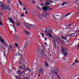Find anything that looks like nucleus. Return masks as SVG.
<instances>
[{
    "instance_id": "31",
    "label": "nucleus",
    "mask_w": 79,
    "mask_h": 79,
    "mask_svg": "<svg viewBox=\"0 0 79 79\" xmlns=\"http://www.w3.org/2000/svg\"><path fill=\"white\" fill-rule=\"evenodd\" d=\"M74 63H79V61L77 60L76 59L75 60Z\"/></svg>"
},
{
    "instance_id": "9",
    "label": "nucleus",
    "mask_w": 79,
    "mask_h": 79,
    "mask_svg": "<svg viewBox=\"0 0 79 79\" xmlns=\"http://www.w3.org/2000/svg\"><path fill=\"white\" fill-rule=\"evenodd\" d=\"M31 24L27 23L26 24V26L27 28L28 29H30V27H31Z\"/></svg>"
},
{
    "instance_id": "17",
    "label": "nucleus",
    "mask_w": 79,
    "mask_h": 79,
    "mask_svg": "<svg viewBox=\"0 0 79 79\" xmlns=\"http://www.w3.org/2000/svg\"><path fill=\"white\" fill-rule=\"evenodd\" d=\"M17 73L19 74V76H20V74L21 73V71L19 70L17 72Z\"/></svg>"
},
{
    "instance_id": "13",
    "label": "nucleus",
    "mask_w": 79,
    "mask_h": 79,
    "mask_svg": "<svg viewBox=\"0 0 79 79\" xmlns=\"http://www.w3.org/2000/svg\"><path fill=\"white\" fill-rule=\"evenodd\" d=\"M27 46V41H26L25 43V45H24V48H26V47Z\"/></svg>"
},
{
    "instance_id": "51",
    "label": "nucleus",
    "mask_w": 79,
    "mask_h": 79,
    "mask_svg": "<svg viewBox=\"0 0 79 79\" xmlns=\"http://www.w3.org/2000/svg\"><path fill=\"white\" fill-rule=\"evenodd\" d=\"M27 69L28 70H29L30 71V72H31V70L30 69H29V67L27 68Z\"/></svg>"
},
{
    "instance_id": "38",
    "label": "nucleus",
    "mask_w": 79,
    "mask_h": 79,
    "mask_svg": "<svg viewBox=\"0 0 79 79\" xmlns=\"http://www.w3.org/2000/svg\"><path fill=\"white\" fill-rule=\"evenodd\" d=\"M22 68H23V69H24V68H25V65H22Z\"/></svg>"
},
{
    "instance_id": "1",
    "label": "nucleus",
    "mask_w": 79,
    "mask_h": 79,
    "mask_svg": "<svg viewBox=\"0 0 79 79\" xmlns=\"http://www.w3.org/2000/svg\"><path fill=\"white\" fill-rule=\"evenodd\" d=\"M46 35L49 37L51 39H53L55 47L56 46V45L55 44V42H56V41L57 42V43L59 42V41H61V39H60L59 36H56L53 37L50 33L47 34Z\"/></svg>"
},
{
    "instance_id": "55",
    "label": "nucleus",
    "mask_w": 79,
    "mask_h": 79,
    "mask_svg": "<svg viewBox=\"0 0 79 79\" xmlns=\"http://www.w3.org/2000/svg\"><path fill=\"white\" fill-rule=\"evenodd\" d=\"M24 16V14H22V15H21V16H22V17H23V16Z\"/></svg>"
},
{
    "instance_id": "50",
    "label": "nucleus",
    "mask_w": 79,
    "mask_h": 79,
    "mask_svg": "<svg viewBox=\"0 0 79 79\" xmlns=\"http://www.w3.org/2000/svg\"><path fill=\"white\" fill-rule=\"evenodd\" d=\"M7 2H8V3H11V1H9V0H8V1H7Z\"/></svg>"
},
{
    "instance_id": "3",
    "label": "nucleus",
    "mask_w": 79,
    "mask_h": 79,
    "mask_svg": "<svg viewBox=\"0 0 79 79\" xmlns=\"http://www.w3.org/2000/svg\"><path fill=\"white\" fill-rule=\"evenodd\" d=\"M62 50H61V52L64 53V56L68 55V53L66 52V49L65 48L62 47Z\"/></svg>"
},
{
    "instance_id": "10",
    "label": "nucleus",
    "mask_w": 79,
    "mask_h": 79,
    "mask_svg": "<svg viewBox=\"0 0 79 79\" xmlns=\"http://www.w3.org/2000/svg\"><path fill=\"white\" fill-rule=\"evenodd\" d=\"M50 1H47L46 2L45 4H44L45 6H48L50 5Z\"/></svg>"
},
{
    "instance_id": "48",
    "label": "nucleus",
    "mask_w": 79,
    "mask_h": 79,
    "mask_svg": "<svg viewBox=\"0 0 79 79\" xmlns=\"http://www.w3.org/2000/svg\"><path fill=\"white\" fill-rule=\"evenodd\" d=\"M0 47H1V48L2 49L4 48H3V46H1Z\"/></svg>"
},
{
    "instance_id": "64",
    "label": "nucleus",
    "mask_w": 79,
    "mask_h": 79,
    "mask_svg": "<svg viewBox=\"0 0 79 79\" xmlns=\"http://www.w3.org/2000/svg\"><path fill=\"white\" fill-rule=\"evenodd\" d=\"M12 47H15V45H12Z\"/></svg>"
},
{
    "instance_id": "7",
    "label": "nucleus",
    "mask_w": 79,
    "mask_h": 79,
    "mask_svg": "<svg viewBox=\"0 0 79 79\" xmlns=\"http://www.w3.org/2000/svg\"><path fill=\"white\" fill-rule=\"evenodd\" d=\"M54 72L56 75L58 74V68H56L54 70Z\"/></svg>"
},
{
    "instance_id": "40",
    "label": "nucleus",
    "mask_w": 79,
    "mask_h": 79,
    "mask_svg": "<svg viewBox=\"0 0 79 79\" xmlns=\"http://www.w3.org/2000/svg\"><path fill=\"white\" fill-rule=\"evenodd\" d=\"M1 42H2V43H4V40H3V39H2L1 40Z\"/></svg>"
},
{
    "instance_id": "39",
    "label": "nucleus",
    "mask_w": 79,
    "mask_h": 79,
    "mask_svg": "<svg viewBox=\"0 0 79 79\" xmlns=\"http://www.w3.org/2000/svg\"><path fill=\"white\" fill-rule=\"evenodd\" d=\"M30 27H35V26H34V25H31V26Z\"/></svg>"
},
{
    "instance_id": "23",
    "label": "nucleus",
    "mask_w": 79,
    "mask_h": 79,
    "mask_svg": "<svg viewBox=\"0 0 79 79\" xmlns=\"http://www.w3.org/2000/svg\"><path fill=\"white\" fill-rule=\"evenodd\" d=\"M71 24H72L71 23L68 24V27H67L66 28H69V27H70L71 26Z\"/></svg>"
},
{
    "instance_id": "30",
    "label": "nucleus",
    "mask_w": 79,
    "mask_h": 79,
    "mask_svg": "<svg viewBox=\"0 0 79 79\" xmlns=\"http://www.w3.org/2000/svg\"><path fill=\"white\" fill-rule=\"evenodd\" d=\"M76 2L77 3V4L79 5V0H76Z\"/></svg>"
},
{
    "instance_id": "34",
    "label": "nucleus",
    "mask_w": 79,
    "mask_h": 79,
    "mask_svg": "<svg viewBox=\"0 0 79 79\" xmlns=\"http://www.w3.org/2000/svg\"><path fill=\"white\" fill-rule=\"evenodd\" d=\"M15 46H16V47L18 48L19 47V46H18V44H17V43H15Z\"/></svg>"
},
{
    "instance_id": "58",
    "label": "nucleus",
    "mask_w": 79,
    "mask_h": 79,
    "mask_svg": "<svg viewBox=\"0 0 79 79\" xmlns=\"http://www.w3.org/2000/svg\"><path fill=\"white\" fill-rule=\"evenodd\" d=\"M44 39L46 41L47 40V38H44Z\"/></svg>"
},
{
    "instance_id": "20",
    "label": "nucleus",
    "mask_w": 79,
    "mask_h": 79,
    "mask_svg": "<svg viewBox=\"0 0 79 79\" xmlns=\"http://www.w3.org/2000/svg\"><path fill=\"white\" fill-rule=\"evenodd\" d=\"M27 68H25V70H24L23 71L22 73V74H23V73H25V72H26V71H27Z\"/></svg>"
},
{
    "instance_id": "53",
    "label": "nucleus",
    "mask_w": 79,
    "mask_h": 79,
    "mask_svg": "<svg viewBox=\"0 0 79 79\" xmlns=\"http://www.w3.org/2000/svg\"><path fill=\"white\" fill-rule=\"evenodd\" d=\"M78 32H79V29L78 31H76L75 32H76V33H77Z\"/></svg>"
},
{
    "instance_id": "46",
    "label": "nucleus",
    "mask_w": 79,
    "mask_h": 79,
    "mask_svg": "<svg viewBox=\"0 0 79 79\" xmlns=\"http://www.w3.org/2000/svg\"><path fill=\"white\" fill-rule=\"evenodd\" d=\"M23 7H24V8H26V5H25V4H23Z\"/></svg>"
},
{
    "instance_id": "22",
    "label": "nucleus",
    "mask_w": 79,
    "mask_h": 79,
    "mask_svg": "<svg viewBox=\"0 0 79 79\" xmlns=\"http://www.w3.org/2000/svg\"><path fill=\"white\" fill-rule=\"evenodd\" d=\"M61 43L62 44H66V41H64V40H62L61 41Z\"/></svg>"
},
{
    "instance_id": "4",
    "label": "nucleus",
    "mask_w": 79,
    "mask_h": 79,
    "mask_svg": "<svg viewBox=\"0 0 79 79\" xmlns=\"http://www.w3.org/2000/svg\"><path fill=\"white\" fill-rule=\"evenodd\" d=\"M42 9L44 11H51L52 10V8H50L49 6H43L42 8Z\"/></svg>"
},
{
    "instance_id": "49",
    "label": "nucleus",
    "mask_w": 79,
    "mask_h": 79,
    "mask_svg": "<svg viewBox=\"0 0 79 79\" xmlns=\"http://www.w3.org/2000/svg\"><path fill=\"white\" fill-rule=\"evenodd\" d=\"M20 69H23V67H22V66H20Z\"/></svg>"
},
{
    "instance_id": "54",
    "label": "nucleus",
    "mask_w": 79,
    "mask_h": 79,
    "mask_svg": "<svg viewBox=\"0 0 79 79\" xmlns=\"http://www.w3.org/2000/svg\"><path fill=\"white\" fill-rule=\"evenodd\" d=\"M20 25H21V24H20V23H19L17 24V26H20Z\"/></svg>"
},
{
    "instance_id": "36",
    "label": "nucleus",
    "mask_w": 79,
    "mask_h": 79,
    "mask_svg": "<svg viewBox=\"0 0 79 79\" xmlns=\"http://www.w3.org/2000/svg\"><path fill=\"white\" fill-rule=\"evenodd\" d=\"M20 53L19 52H17L15 54V56H17L18 55H19Z\"/></svg>"
},
{
    "instance_id": "45",
    "label": "nucleus",
    "mask_w": 79,
    "mask_h": 79,
    "mask_svg": "<svg viewBox=\"0 0 79 79\" xmlns=\"http://www.w3.org/2000/svg\"><path fill=\"white\" fill-rule=\"evenodd\" d=\"M41 35H42V37H44V34L43 33H42L41 34Z\"/></svg>"
},
{
    "instance_id": "26",
    "label": "nucleus",
    "mask_w": 79,
    "mask_h": 79,
    "mask_svg": "<svg viewBox=\"0 0 79 79\" xmlns=\"http://www.w3.org/2000/svg\"><path fill=\"white\" fill-rule=\"evenodd\" d=\"M56 75L57 77V78H58V79H61V78L60 77V76H59V75H58V74H57V75Z\"/></svg>"
},
{
    "instance_id": "24",
    "label": "nucleus",
    "mask_w": 79,
    "mask_h": 79,
    "mask_svg": "<svg viewBox=\"0 0 79 79\" xmlns=\"http://www.w3.org/2000/svg\"><path fill=\"white\" fill-rule=\"evenodd\" d=\"M39 17L40 18V19H41L43 18H44V16L42 15H39Z\"/></svg>"
},
{
    "instance_id": "12",
    "label": "nucleus",
    "mask_w": 79,
    "mask_h": 79,
    "mask_svg": "<svg viewBox=\"0 0 79 79\" xmlns=\"http://www.w3.org/2000/svg\"><path fill=\"white\" fill-rule=\"evenodd\" d=\"M39 72L40 74H43L44 73V72L43 71V69L41 68L40 70H39Z\"/></svg>"
},
{
    "instance_id": "42",
    "label": "nucleus",
    "mask_w": 79,
    "mask_h": 79,
    "mask_svg": "<svg viewBox=\"0 0 79 79\" xmlns=\"http://www.w3.org/2000/svg\"><path fill=\"white\" fill-rule=\"evenodd\" d=\"M79 48V44L77 46V48H76V49H78V48Z\"/></svg>"
},
{
    "instance_id": "8",
    "label": "nucleus",
    "mask_w": 79,
    "mask_h": 79,
    "mask_svg": "<svg viewBox=\"0 0 79 79\" xmlns=\"http://www.w3.org/2000/svg\"><path fill=\"white\" fill-rule=\"evenodd\" d=\"M69 39H70V37L68 35L64 37V40H65L66 41H67V40H69Z\"/></svg>"
},
{
    "instance_id": "28",
    "label": "nucleus",
    "mask_w": 79,
    "mask_h": 79,
    "mask_svg": "<svg viewBox=\"0 0 79 79\" xmlns=\"http://www.w3.org/2000/svg\"><path fill=\"white\" fill-rule=\"evenodd\" d=\"M4 46H5V47H8V44L7 43H4Z\"/></svg>"
},
{
    "instance_id": "25",
    "label": "nucleus",
    "mask_w": 79,
    "mask_h": 79,
    "mask_svg": "<svg viewBox=\"0 0 79 79\" xmlns=\"http://www.w3.org/2000/svg\"><path fill=\"white\" fill-rule=\"evenodd\" d=\"M55 4H56L55 2H53L52 4V6H55Z\"/></svg>"
},
{
    "instance_id": "56",
    "label": "nucleus",
    "mask_w": 79,
    "mask_h": 79,
    "mask_svg": "<svg viewBox=\"0 0 79 79\" xmlns=\"http://www.w3.org/2000/svg\"><path fill=\"white\" fill-rule=\"evenodd\" d=\"M15 24H16V25H17L18 24V22H15Z\"/></svg>"
},
{
    "instance_id": "44",
    "label": "nucleus",
    "mask_w": 79,
    "mask_h": 79,
    "mask_svg": "<svg viewBox=\"0 0 79 79\" xmlns=\"http://www.w3.org/2000/svg\"><path fill=\"white\" fill-rule=\"evenodd\" d=\"M41 11H42V9H41V8L40 7H37Z\"/></svg>"
},
{
    "instance_id": "32",
    "label": "nucleus",
    "mask_w": 79,
    "mask_h": 79,
    "mask_svg": "<svg viewBox=\"0 0 79 79\" xmlns=\"http://www.w3.org/2000/svg\"><path fill=\"white\" fill-rule=\"evenodd\" d=\"M10 23H12V24H13L15 23V22L14 21V20H11Z\"/></svg>"
},
{
    "instance_id": "59",
    "label": "nucleus",
    "mask_w": 79,
    "mask_h": 79,
    "mask_svg": "<svg viewBox=\"0 0 79 79\" xmlns=\"http://www.w3.org/2000/svg\"><path fill=\"white\" fill-rule=\"evenodd\" d=\"M9 20H10V21H11V20H12V19H11V18H9Z\"/></svg>"
},
{
    "instance_id": "5",
    "label": "nucleus",
    "mask_w": 79,
    "mask_h": 79,
    "mask_svg": "<svg viewBox=\"0 0 79 79\" xmlns=\"http://www.w3.org/2000/svg\"><path fill=\"white\" fill-rule=\"evenodd\" d=\"M2 8L4 10H11L10 7L9 6H5L4 5V6L2 7Z\"/></svg>"
},
{
    "instance_id": "62",
    "label": "nucleus",
    "mask_w": 79,
    "mask_h": 79,
    "mask_svg": "<svg viewBox=\"0 0 79 79\" xmlns=\"http://www.w3.org/2000/svg\"><path fill=\"white\" fill-rule=\"evenodd\" d=\"M41 6H44V4H40Z\"/></svg>"
},
{
    "instance_id": "35",
    "label": "nucleus",
    "mask_w": 79,
    "mask_h": 79,
    "mask_svg": "<svg viewBox=\"0 0 79 79\" xmlns=\"http://www.w3.org/2000/svg\"><path fill=\"white\" fill-rule=\"evenodd\" d=\"M0 25H1V26H3V23H2V20H0Z\"/></svg>"
},
{
    "instance_id": "14",
    "label": "nucleus",
    "mask_w": 79,
    "mask_h": 79,
    "mask_svg": "<svg viewBox=\"0 0 79 79\" xmlns=\"http://www.w3.org/2000/svg\"><path fill=\"white\" fill-rule=\"evenodd\" d=\"M44 65L45 66H46V67H48V64L47 63L46 60L45 61Z\"/></svg>"
},
{
    "instance_id": "47",
    "label": "nucleus",
    "mask_w": 79,
    "mask_h": 79,
    "mask_svg": "<svg viewBox=\"0 0 79 79\" xmlns=\"http://www.w3.org/2000/svg\"><path fill=\"white\" fill-rule=\"evenodd\" d=\"M27 10V9H26V7H24V8H23V10L24 11V10Z\"/></svg>"
},
{
    "instance_id": "2",
    "label": "nucleus",
    "mask_w": 79,
    "mask_h": 79,
    "mask_svg": "<svg viewBox=\"0 0 79 79\" xmlns=\"http://www.w3.org/2000/svg\"><path fill=\"white\" fill-rule=\"evenodd\" d=\"M42 48L38 49L37 52L39 53V54L40 55L42 56V58H44V57L46 58L47 57V55H46V54L45 52V50H44V47H42Z\"/></svg>"
},
{
    "instance_id": "60",
    "label": "nucleus",
    "mask_w": 79,
    "mask_h": 79,
    "mask_svg": "<svg viewBox=\"0 0 79 79\" xmlns=\"http://www.w3.org/2000/svg\"><path fill=\"white\" fill-rule=\"evenodd\" d=\"M49 56H52V54H49Z\"/></svg>"
},
{
    "instance_id": "33",
    "label": "nucleus",
    "mask_w": 79,
    "mask_h": 79,
    "mask_svg": "<svg viewBox=\"0 0 79 79\" xmlns=\"http://www.w3.org/2000/svg\"><path fill=\"white\" fill-rule=\"evenodd\" d=\"M73 34H69L68 35L70 37H71V36H72V35H73Z\"/></svg>"
},
{
    "instance_id": "27",
    "label": "nucleus",
    "mask_w": 79,
    "mask_h": 79,
    "mask_svg": "<svg viewBox=\"0 0 79 79\" xmlns=\"http://www.w3.org/2000/svg\"><path fill=\"white\" fill-rule=\"evenodd\" d=\"M72 13L71 12V13L67 14H66L65 15H64V18L66 17L67 16H68V15H71Z\"/></svg>"
},
{
    "instance_id": "61",
    "label": "nucleus",
    "mask_w": 79,
    "mask_h": 79,
    "mask_svg": "<svg viewBox=\"0 0 79 79\" xmlns=\"http://www.w3.org/2000/svg\"><path fill=\"white\" fill-rule=\"evenodd\" d=\"M32 3H35V2L34 1H32Z\"/></svg>"
},
{
    "instance_id": "63",
    "label": "nucleus",
    "mask_w": 79,
    "mask_h": 79,
    "mask_svg": "<svg viewBox=\"0 0 79 79\" xmlns=\"http://www.w3.org/2000/svg\"><path fill=\"white\" fill-rule=\"evenodd\" d=\"M2 12H1L0 13L1 16H2Z\"/></svg>"
},
{
    "instance_id": "41",
    "label": "nucleus",
    "mask_w": 79,
    "mask_h": 79,
    "mask_svg": "<svg viewBox=\"0 0 79 79\" xmlns=\"http://www.w3.org/2000/svg\"><path fill=\"white\" fill-rule=\"evenodd\" d=\"M52 16L53 17V18H54L55 19V20H56V19H56V18L55 17V15H52Z\"/></svg>"
},
{
    "instance_id": "6",
    "label": "nucleus",
    "mask_w": 79,
    "mask_h": 79,
    "mask_svg": "<svg viewBox=\"0 0 79 79\" xmlns=\"http://www.w3.org/2000/svg\"><path fill=\"white\" fill-rule=\"evenodd\" d=\"M51 31L52 30L51 29H50V30H49V29H46L45 31L46 35L49 34H50V33H51V32H52V31Z\"/></svg>"
},
{
    "instance_id": "11",
    "label": "nucleus",
    "mask_w": 79,
    "mask_h": 79,
    "mask_svg": "<svg viewBox=\"0 0 79 79\" xmlns=\"http://www.w3.org/2000/svg\"><path fill=\"white\" fill-rule=\"evenodd\" d=\"M24 32L26 34L28 35H29L30 34H31V33H30L29 31H27L24 30Z\"/></svg>"
},
{
    "instance_id": "52",
    "label": "nucleus",
    "mask_w": 79,
    "mask_h": 79,
    "mask_svg": "<svg viewBox=\"0 0 79 79\" xmlns=\"http://www.w3.org/2000/svg\"><path fill=\"white\" fill-rule=\"evenodd\" d=\"M74 64H75V62L72 64V65L73 66V65H74Z\"/></svg>"
},
{
    "instance_id": "43",
    "label": "nucleus",
    "mask_w": 79,
    "mask_h": 79,
    "mask_svg": "<svg viewBox=\"0 0 79 79\" xmlns=\"http://www.w3.org/2000/svg\"><path fill=\"white\" fill-rule=\"evenodd\" d=\"M61 38L62 39H64V37L63 36H61Z\"/></svg>"
},
{
    "instance_id": "15",
    "label": "nucleus",
    "mask_w": 79,
    "mask_h": 79,
    "mask_svg": "<svg viewBox=\"0 0 79 79\" xmlns=\"http://www.w3.org/2000/svg\"><path fill=\"white\" fill-rule=\"evenodd\" d=\"M0 6H2V8L4 6V4L3 3V2H0Z\"/></svg>"
},
{
    "instance_id": "18",
    "label": "nucleus",
    "mask_w": 79,
    "mask_h": 79,
    "mask_svg": "<svg viewBox=\"0 0 79 79\" xmlns=\"http://www.w3.org/2000/svg\"><path fill=\"white\" fill-rule=\"evenodd\" d=\"M67 3H68V2H64L62 3V6H64V5H66V4H67Z\"/></svg>"
},
{
    "instance_id": "37",
    "label": "nucleus",
    "mask_w": 79,
    "mask_h": 79,
    "mask_svg": "<svg viewBox=\"0 0 79 79\" xmlns=\"http://www.w3.org/2000/svg\"><path fill=\"white\" fill-rule=\"evenodd\" d=\"M19 2L20 3V4L21 6H23V4L21 3V2L20 1H19Z\"/></svg>"
},
{
    "instance_id": "57",
    "label": "nucleus",
    "mask_w": 79,
    "mask_h": 79,
    "mask_svg": "<svg viewBox=\"0 0 79 79\" xmlns=\"http://www.w3.org/2000/svg\"><path fill=\"white\" fill-rule=\"evenodd\" d=\"M25 14H26V15H27V10H26V11L25 12Z\"/></svg>"
},
{
    "instance_id": "19",
    "label": "nucleus",
    "mask_w": 79,
    "mask_h": 79,
    "mask_svg": "<svg viewBox=\"0 0 79 79\" xmlns=\"http://www.w3.org/2000/svg\"><path fill=\"white\" fill-rule=\"evenodd\" d=\"M64 15H62V16L61 17V19L62 20H64Z\"/></svg>"
},
{
    "instance_id": "16",
    "label": "nucleus",
    "mask_w": 79,
    "mask_h": 79,
    "mask_svg": "<svg viewBox=\"0 0 79 79\" xmlns=\"http://www.w3.org/2000/svg\"><path fill=\"white\" fill-rule=\"evenodd\" d=\"M43 17H47V15L46 13H43Z\"/></svg>"
},
{
    "instance_id": "29",
    "label": "nucleus",
    "mask_w": 79,
    "mask_h": 79,
    "mask_svg": "<svg viewBox=\"0 0 79 79\" xmlns=\"http://www.w3.org/2000/svg\"><path fill=\"white\" fill-rule=\"evenodd\" d=\"M15 77H16V79H20V76H19L18 77L17 76H15Z\"/></svg>"
},
{
    "instance_id": "21",
    "label": "nucleus",
    "mask_w": 79,
    "mask_h": 79,
    "mask_svg": "<svg viewBox=\"0 0 79 79\" xmlns=\"http://www.w3.org/2000/svg\"><path fill=\"white\" fill-rule=\"evenodd\" d=\"M10 50H11V49H10V48H9L8 49V51L7 54V55L10 53Z\"/></svg>"
}]
</instances>
